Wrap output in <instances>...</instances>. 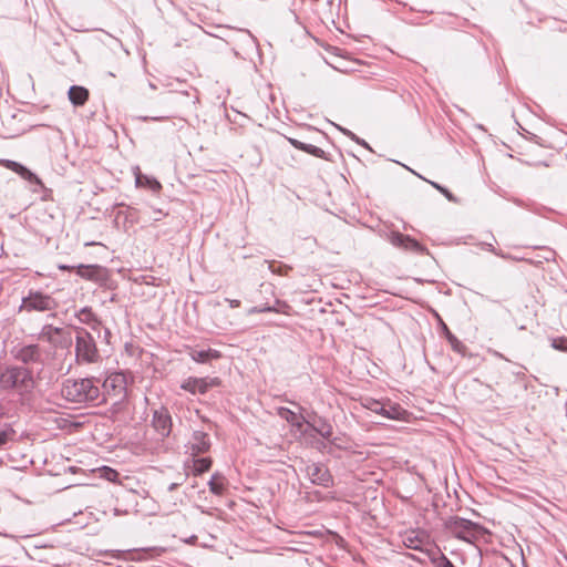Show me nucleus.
I'll use <instances>...</instances> for the list:
<instances>
[{
    "mask_svg": "<svg viewBox=\"0 0 567 567\" xmlns=\"http://www.w3.org/2000/svg\"><path fill=\"white\" fill-rule=\"evenodd\" d=\"M99 393V388L90 379L68 380L62 388L64 398L73 402L94 401Z\"/></svg>",
    "mask_w": 567,
    "mask_h": 567,
    "instance_id": "1",
    "label": "nucleus"
},
{
    "mask_svg": "<svg viewBox=\"0 0 567 567\" xmlns=\"http://www.w3.org/2000/svg\"><path fill=\"white\" fill-rule=\"evenodd\" d=\"M0 384L6 388H14L21 392L33 386V380L24 368H7L0 374Z\"/></svg>",
    "mask_w": 567,
    "mask_h": 567,
    "instance_id": "2",
    "label": "nucleus"
},
{
    "mask_svg": "<svg viewBox=\"0 0 567 567\" xmlns=\"http://www.w3.org/2000/svg\"><path fill=\"white\" fill-rule=\"evenodd\" d=\"M127 385V375L122 372H118L112 373L105 379L103 383V389L105 395L109 399L114 400L115 402H120L126 398Z\"/></svg>",
    "mask_w": 567,
    "mask_h": 567,
    "instance_id": "3",
    "label": "nucleus"
},
{
    "mask_svg": "<svg viewBox=\"0 0 567 567\" xmlns=\"http://www.w3.org/2000/svg\"><path fill=\"white\" fill-rule=\"evenodd\" d=\"M447 527L455 536L468 542L475 539L483 533V529L478 525L458 517L450 519Z\"/></svg>",
    "mask_w": 567,
    "mask_h": 567,
    "instance_id": "4",
    "label": "nucleus"
},
{
    "mask_svg": "<svg viewBox=\"0 0 567 567\" xmlns=\"http://www.w3.org/2000/svg\"><path fill=\"white\" fill-rule=\"evenodd\" d=\"M76 357L83 361H94L96 358V348L91 336L80 331L76 336Z\"/></svg>",
    "mask_w": 567,
    "mask_h": 567,
    "instance_id": "5",
    "label": "nucleus"
},
{
    "mask_svg": "<svg viewBox=\"0 0 567 567\" xmlns=\"http://www.w3.org/2000/svg\"><path fill=\"white\" fill-rule=\"evenodd\" d=\"M220 384L219 379L217 378H188L182 383V389L188 391L193 394L206 393L209 389L218 386Z\"/></svg>",
    "mask_w": 567,
    "mask_h": 567,
    "instance_id": "6",
    "label": "nucleus"
},
{
    "mask_svg": "<svg viewBox=\"0 0 567 567\" xmlns=\"http://www.w3.org/2000/svg\"><path fill=\"white\" fill-rule=\"evenodd\" d=\"M288 414H289V416H286V419L289 422H291L293 426H297L301 433L306 432L307 429L311 427L312 430H315L316 432H318L321 436H323L326 439H329L332 435L331 425L323 421L313 422L312 424L307 422L306 424H303L300 421V419L297 417L293 413L289 412Z\"/></svg>",
    "mask_w": 567,
    "mask_h": 567,
    "instance_id": "7",
    "label": "nucleus"
},
{
    "mask_svg": "<svg viewBox=\"0 0 567 567\" xmlns=\"http://www.w3.org/2000/svg\"><path fill=\"white\" fill-rule=\"evenodd\" d=\"M379 414L389 420L403 421L406 419V411L399 404L391 403L390 401L382 402V410Z\"/></svg>",
    "mask_w": 567,
    "mask_h": 567,
    "instance_id": "8",
    "label": "nucleus"
},
{
    "mask_svg": "<svg viewBox=\"0 0 567 567\" xmlns=\"http://www.w3.org/2000/svg\"><path fill=\"white\" fill-rule=\"evenodd\" d=\"M53 301L42 295H32L23 300L22 308L27 310H47L52 307Z\"/></svg>",
    "mask_w": 567,
    "mask_h": 567,
    "instance_id": "9",
    "label": "nucleus"
},
{
    "mask_svg": "<svg viewBox=\"0 0 567 567\" xmlns=\"http://www.w3.org/2000/svg\"><path fill=\"white\" fill-rule=\"evenodd\" d=\"M307 475L309 478L319 485H328L331 481V477L323 465L311 464L307 467Z\"/></svg>",
    "mask_w": 567,
    "mask_h": 567,
    "instance_id": "10",
    "label": "nucleus"
},
{
    "mask_svg": "<svg viewBox=\"0 0 567 567\" xmlns=\"http://www.w3.org/2000/svg\"><path fill=\"white\" fill-rule=\"evenodd\" d=\"M0 164L3 165L4 167L16 172L17 174H19L22 178H24L27 181L40 183L38 177L32 172H30L27 167L22 166L21 164L17 163V162L9 161V159H0Z\"/></svg>",
    "mask_w": 567,
    "mask_h": 567,
    "instance_id": "11",
    "label": "nucleus"
},
{
    "mask_svg": "<svg viewBox=\"0 0 567 567\" xmlns=\"http://www.w3.org/2000/svg\"><path fill=\"white\" fill-rule=\"evenodd\" d=\"M153 423H154L156 431L161 435L165 436L169 433L171 419L166 413L155 412Z\"/></svg>",
    "mask_w": 567,
    "mask_h": 567,
    "instance_id": "12",
    "label": "nucleus"
},
{
    "mask_svg": "<svg viewBox=\"0 0 567 567\" xmlns=\"http://www.w3.org/2000/svg\"><path fill=\"white\" fill-rule=\"evenodd\" d=\"M210 447V442L205 433L196 432L194 434L192 450L195 454L204 453Z\"/></svg>",
    "mask_w": 567,
    "mask_h": 567,
    "instance_id": "13",
    "label": "nucleus"
},
{
    "mask_svg": "<svg viewBox=\"0 0 567 567\" xmlns=\"http://www.w3.org/2000/svg\"><path fill=\"white\" fill-rule=\"evenodd\" d=\"M89 92L82 86H72L69 91V99L75 105H82L86 102Z\"/></svg>",
    "mask_w": 567,
    "mask_h": 567,
    "instance_id": "14",
    "label": "nucleus"
},
{
    "mask_svg": "<svg viewBox=\"0 0 567 567\" xmlns=\"http://www.w3.org/2000/svg\"><path fill=\"white\" fill-rule=\"evenodd\" d=\"M391 243L394 245V246H398V247H403L405 249H419V244L410 238V237H406L404 235H401V234H393L391 236Z\"/></svg>",
    "mask_w": 567,
    "mask_h": 567,
    "instance_id": "15",
    "label": "nucleus"
},
{
    "mask_svg": "<svg viewBox=\"0 0 567 567\" xmlns=\"http://www.w3.org/2000/svg\"><path fill=\"white\" fill-rule=\"evenodd\" d=\"M135 182L137 187H148L155 192H158L162 187L156 179L142 175L140 171L135 173Z\"/></svg>",
    "mask_w": 567,
    "mask_h": 567,
    "instance_id": "16",
    "label": "nucleus"
},
{
    "mask_svg": "<svg viewBox=\"0 0 567 567\" xmlns=\"http://www.w3.org/2000/svg\"><path fill=\"white\" fill-rule=\"evenodd\" d=\"M190 357L196 362H206L212 359H218L220 357L219 352L216 350H193L190 352Z\"/></svg>",
    "mask_w": 567,
    "mask_h": 567,
    "instance_id": "17",
    "label": "nucleus"
},
{
    "mask_svg": "<svg viewBox=\"0 0 567 567\" xmlns=\"http://www.w3.org/2000/svg\"><path fill=\"white\" fill-rule=\"evenodd\" d=\"M100 271V268L96 266H80L76 269V272L82 278L92 279L94 278Z\"/></svg>",
    "mask_w": 567,
    "mask_h": 567,
    "instance_id": "18",
    "label": "nucleus"
},
{
    "mask_svg": "<svg viewBox=\"0 0 567 567\" xmlns=\"http://www.w3.org/2000/svg\"><path fill=\"white\" fill-rule=\"evenodd\" d=\"M95 472L99 473V476L103 480H106L109 482H116L117 480V472L111 467L103 466L101 468H97Z\"/></svg>",
    "mask_w": 567,
    "mask_h": 567,
    "instance_id": "19",
    "label": "nucleus"
},
{
    "mask_svg": "<svg viewBox=\"0 0 567 567\" xmlns=\"http://www.w3.org/2000/svg\"><path fill=\"white\" fill-rule=\"evenodd\" d=\"M382 402L383 401H378L372 398H367L362 401V405H363V408L372 411L373 413L379 414V412L382 410Z\"/></svg>",
    "mask_w": 567,
    "mask_h": 567,
    "instance_id": "20",
    "label": "nucleus"
},
{
    "mask_svg": "<svg viewBox=\"0 0 567 567\" xmlns=\"http://www.w3.org/2000/svg\"><path fill=\"white\" fill-rule=\"evenodd\" d=\"M210 467V460L209 458H198L194 461L193 468L194 472L200 474L205 471H207Z\"/></svg>",
    "mask_w": 567,
    "mask_h": 567,
    "instance_id": "21",
    "label": "nucleus"
},
{
    "mask_svg": "<svg viewBox=\"0 0 567 567\" xmlns=\"http://www.w3.org/2000/svg\"><path fill=\"white\" fill-rule=\"evenodd\" d=\"M209 486L212 492L220 494L224 489V478L217 475L213 476L209 482Z\"/></svg>",
    "mask_w": 567,
    "mask_h": 567,
    "instance_id": "22",
    "label": "nucleus"
},
{
    "mask_svg": "<svg viewBox=\"0 0 567 567\" xmlns=\"http://www.w3.org/2000/svg\"><path fill=\"white\" fill-rule=\"evenodd\" d=\"M551 346L557 350L567 351V339H565V338L554 339L551 342Z\"/></svg>",
    "mask_w": 567,
    "mask_h": 567,
    "instance_id": "23",
    "label": "nucleus"
},
{
    "mask_svg": "<svg viewBox=\"0 0 567 567\" xmlns=\"http://www.w3.org/2000/svg\"><path fill=\"white\" fill-rule=\"evenodd\" d=\"M431 185L433 187H435L436 189H439L442 194H444L450 200L453 199L452 195L449 193L447 189L443 188L442 186H440L439 184H436L434 182H431Z\"/></svg>",
    "mask_w": 567,
    "mask_h": 567,
    "instance_id": "24",
    "label": "nucleus"
},
{
    "mask_svg": "<svg viewBox=\"0 0 567 567\" xmlns=\"http://www.w3.org/2000/svg\"><path fill=\"white\" fill-rule=\"evenodd\" d=\"M431 185L433 187H435L436 189H439L442 194H444L450 200L453 199L452 195L449 193L447 189L443 188L442 186H440L439 184H436L434 182H431Z\"/></svg>",
    "mask_w": 567,
    "mask_h": 567,
    "instance_id": "25",
    "label": "nucleus"
},
{
    "mask_svg": "<svg viewBox=\"0 0 567 567\" xmlns=\"http://www.w3.org/2000/svg\"><path fill=\"white\" fill-rule=\"evenodd\" d=\"M447 339H449L451 346L455 350H458L460 342L457 341V339L454 336H452L450 332H447Z\"/></svg>",
    "mask_w": 567,
    "mask_h": 567,
    "instance_id": "26",
    "label": "nucleus"
},
{
    "mask_svg": "<svg viewBox=\"0 0 567 567\" xmlns=\"http://www.w3.org/2000/svg\"><path fill=\"white\" fill-rule=\"evenodd\" d=\"M8 435L6 432H0V444H3L7 442Z\"/></svg>",
    "mask_w": 567,
    "mask_h": 567,
    "instance_id": "27",
    "label": "nucleus"
},
{
    "mask_svg": "<svg viewBox=\"0 0 567 567\" xmlns=\"http://www.w3.org/2000/svg\"><path fill=\"white\" fill-rule=\"evenodd\" d=\"M60 269L66 270V269H70V268L68 266H60Z\"/></svg>",
    "mask_w": 567,
    "mask_h": 567,
    "instance_id": "28",
    "label": "nucleus"
},
{
    "mask_svg": "<svg viewBox=\"0 0 567 567\" xmlns=\"http://www.w3.org/2000/svg\"><path fill=\"white\" fill-rule=\"evenodd\" d=\"M50 339H51L53 342H56V339H55L53 336H50Z\"/></svg>",
    "mask_w": 567,
    "mask_h": 567,
    "instance_id": "29",
    "label": "nucleus"
},
{
    "mask_svg": "<svg viewBox=\"0 0 567 567\" xmlns=\"http://www.w3.org/2000/svg\"><path fill=\"white\" fill-rule=\"evenodd\" d=\"M60 332H61V331H60L59 329H55V330H54V333H55V334H59Z\"/></svg>",
    "mask_w": 567,
    "mask_h": 567,
    "instance_id": "30",
    "label": "nucleus"
}]
</instances>
